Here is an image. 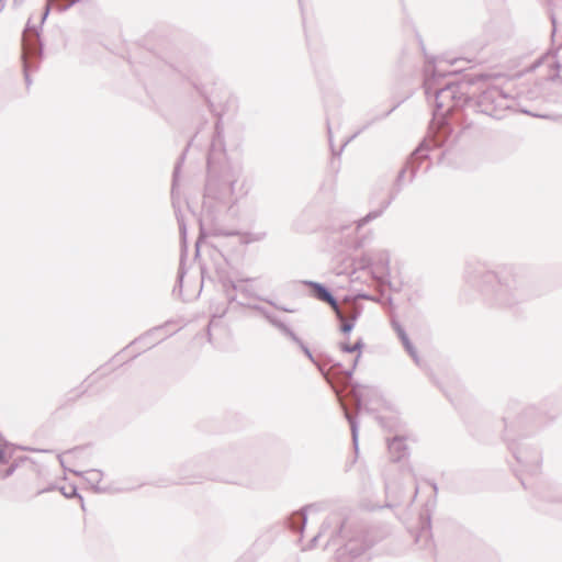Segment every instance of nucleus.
<instances>
[{"label": "nucleus", "mask_w": 562, "mask_h": 562, "mask_svg": "<svg viewBox=\"0 0 562 562\" xmlns=\"http://www.w3.org/2000/svg\"><path fill=\"white\" fill-rule=\"evenodd\" d=\"M59 491L66 498L78 497L82 510H86L83 497L78 493L76 485L69 484L67 486H61L59 487Z\"/></svg>", "instance_id": "2f4dec72"}, {"label": "nucleus", "mask_w": 562, "mask_h": 562, "mask_svg": "<svg viewBox=\"0 0 562 562\" xmlns=\"http://www.w3.org/2000/svg\"><path fill=\"white\" fill-rule=\"evenodd\" d=\"M430 485H431V487H432V490H434V493H435V495H436V494L438 493V486H437V484H436L435 482H431V483H430Z\"/></svg>", "instance_id": "ea45409f"}, {"label": "nucleus", "mask_w": 562, "mask_h": 562, "mask_svg": "<svg viewBox=\"0 0 562 562\" xmlns=\"http://www.w3.org/2000/svg\"><path fill=\"white\" fill-rule=\"evenodd\" d=\"M407 530L411 532L416 544H419L420 548L429 552L432 551L431 524L428 510L420 513L416 528L407 526Z\"/></svg>", "instance_id": "f3484780"}, {"label": "nucleus", "mask_w": 562, "mask_h": 562, "mask_svg": "<svg viewBox=\"0 0 562 562\" xmlns=\"http://www.w3.org/2000/svg\"><path fill=\"white\" fill-rule=\"evenodd\" d=\"M7 0H0V12L2 11V9L4 8V3H5ZM18 0H14V2H16Z\"/></svg>", "instance_id": "a19ab883"}, {"label": "nucleus", "mask_w": 562, "mask_h": 562, "mask_svg": "<svg viewBox=\"0 0 562 562\" xmlns=\"http://www.w3.org/2000/svg\"><path fill=\"white\" fill-rule=\"evenodd\" d=\"M156 67L171 83L189 86L204 99L209 110L217 116L206 155V178L202 198L200 233L209 226L223 236H239L240 244L262 241L267 232H238L217 229V224L226 221L237 202L236 184L243 176L239 161L228 158L224 140L222 114L217 112L209 86L215 85L211 58L202 50L171 49L154 57Z\"/></svg>", "instance_id": "f257e3e1"}, {"label": "nucleus", "mask_w": 562, "mask_h": 562, "mask_svg": "<svg viewBox=\"0 0 562 562\" xmlns=\"http://www.w3.org/2000/svg\"><path fill=\"white\" fill-rule=\"evenodd\" d=\"M353 266L352 273L356 270H369L373 278L382 283L386 282V256L383 251H368L359 259H351Z\"/></svg>", "instance_id": "2eb2a0df"}, {"label": "nucleus", "mask_w": 562, "mask_h": 562, "mask_svg": "<svg viewBox=\"0 0 562 562\" xmlns=\"http://www.w3.org/2000/svg\"><path fill=\"white\" fill-rule=\"evenodd\" d=\"M25 460H26V457H20L18 460H14L13 462H11L4 471L0 472V477L2 480H4V479H8L9 476H11L19 468L20 462L25 461Z\"/></svg>", "instance_id": "473e14b6"}, {"label": "nucleus", "mask_w": 562, "mask_h": 562, "mask_svg": "<svg viewBox=\"0 0 562 562\" xmlns=\"http://www.w3.org/2000/svg\"><path fill=\"white\" fill-rule=\"evenodd\" d=\"M400 103H397L396 105H394L392 109H389L387 110V113L390 114Z\"/></svg>", "instance_id": "49530a36"}, {"label": "nucleus", "mask_w": 562, "mask_h": 562, "mask_svg": "<svg viewBox=\"0 0 562 562\" xmlns=\"http://www.w3.org/2000/svg\"><path fill=\"white\" fill-rule=\"evenodd\" d=\"M552 24H553V32L555 31V20L552 19Z\"/></svg>", "instance_id": "09e8293b"}, {"label": "nucleus", "mask_w": 562, "mask_h": 562, "mask_svg": "<svg viewBox=\"0 0 562 562\" xmlns=\"http://www.w3.org/2000/svg\"><path fill=\"white\" fill-rule=\"evenodd\" d=\"M303 283L310 289L311 296L328 304L335 312L336 317L338 319L342 318V310L339 306V302L327 285L321 282L310 280H306Z\"/></svg>", "instance_id": "a211bd4d"}, {"label": "nucleus", "mask_w": 562, "mask_h": 562, "mask_svg": "<svg viewBox=\"0 0 562 562\" xmlns=\"http://www.w3.org/2000/svg\"><path fill=\"white\" fill-rule=\"evenodd\" d=\"M56 488H57V486H56L55 484H50V485H48L47 487H45V488H43V490H40V491L37 492V495H41V494H44V493H47V492L54 491V490H56Z\"/></svg>", "instance_id": "58836bf2"}, {"label": "nucleus", "mask_w": 562, "mask_h": 562, "mask_svg": "<svg viewBox=\"0 0 562 562\" xmlns=\"http://www.w3.org/2000/svg\"><path fill=\"white\" fill-rule=\"evenodd\" d=\"M484 75L487 78L473 86H477L480 92L475 98L470 97L469 110L501 120L504 117L505 112L513 106L515 100L503 88L490 83V75Z\"/></svg>", "instance_id": "6e6552de"}, {"label": "nucleus", "mask_w": 562, "mask_h": 562, "mask_svg": "<svg viewBox=\"0 0 562 562\" xmlns=\"http://www.w3.org/2000/svg\"><path fill=\"white\" fill-rule=\"evenodd\" d=\"M346 419L349 423L350 430H351V440L352 446L355 449L356 454H358L359 451V423L358 417L356 415H352L350 413H345Z\"/></svg>", "instance_id": "cd10ccee"}, {"label": "nucleus", "mask_w": 562, "mask_h": 562, "mask_svg": "<svg viewBox=\"0 0 562 562\" xmlns=\"http://www.w3.org/2000/svg\"><path fill=\"white\" fill-rule=\"evenodd\" d=\"M357 398L360 411L373 415L379 425L385 428V419L379 414L386 407L382 391L376 386L366 385L357 392Z\"/></svg>", "instance_id": "4468645a"}, {"label": "nucleus", "mask_w": 562, "mask_h": 562, "mask_svg": "<svg viewBox=\"0 0 562 562\" xmlns=\"http://www.w3.org/2000/svg\"><path fill=\"white\" fill-rule=\"evenodd\" d=\"M207 337L209 341H211V323L207 325Z\"/></svg>", "instance_id": "79ce46f5"}, {"label": "nucleus", "mask_w": 562, "mask_h": 562, "mask_svg": "<svg viewBox=\"0 0 562 562\" xmlns=\"http://www.w3.org/2000/svg\"><path fill=\"white\" fill-rule=\"evenodd\" d=\"M258 300L268 303L269 305L273 306L278 311H282V312H286V313H294L295 312V310L289 308V307H286L284 305H280L277 302H274V301H272V300H270L268 297H258Z\"/></svg>", "instance_id": "72a5a7b5"}, {"label": "nucleus", "mask_w": 562, "mask_h": 562, "mask_svg": "<svg viewBox=\"0 0 562 562\" xmlns=\"http://www.w3.org/2000/svg\"><path fill=\"white\" fill-rule=\"evenodd\" d=\"M284 337L290 339L296 346L301 345L303 340L294 333V330L282 319H280L274 326Z\"/></svg>", "instance_id": "c85d7f7f"}, {"label": "nucleus", "mask_w": 562, "mask_h": 562, "mask_svg": "<svg viewBox=\"0 0 562 562\" xmlns=\"http://www.w3.org/2000/svg\"><path fill=\"white\" fill-rule=\"evenodd\" d=\"M387 302H389V311H390L391 306H392V297L391 296H389Z\"/></svg>", "instance_id": "37998d69"}, {"label": "nucleus", "mask_w": 562, "mask_h": 562, "mask_svg": "<svg viewBox=\"0 0 562 562\" xmlns=\"http://www.w3.org/2000/svg\"><path fill=\"white\" fill-rule=\"evenodd\" d=\"M204 273H205V271H204V269L202 268V269H201L202 282L204 281Z\"/></svg>", "instance_id": "a18cd8bd"}, {"label": "nucleus", "mask_w": 562, "mask_h": 562, "mask_svg": "<svg viewBox=\"0 0 562 562\" xmlns=\"http://www.w3.org/2000/svg\"><path fill=\"white\" fill-rule=\"evenodd\" d=\"M364 348V341L362 338H359L353 345H352V353L357 352V356L355 357L352 364L349 369L344 370L345 374L348 378H351L353 374V371L358 364V361L361 357V350Z\"/></svg>", "instance_id": "c756f323"}, {"label": "nucleus", "mask_w": 562, "mask_h": 562, "mask_svg": "<svg viewBox=\"0 0 562 562\" xmlns=\"http://www.w3.org/2000/svg\"><path fill=\"white\" fill-rule=\"evenodd\" d=\"M214 252L223 258L222 263H214L215 265V272L218 282L222 285L223 292L227 299L228 304L236 303L238 304L239 301H246L248 299L255 297L258 300L260 297L259 295H256L254 291L244 285V282L251 281L252 279H240L238 281H233L229 276L228 271L226 269L227 266V259L223 256V254L220 250H214Z\"/></svg>", "instance_id": "f8f14e48"}, {"label": "nucleus", "mask_w": 562, "mask_h": 562, "mask_svg": "<svg viewBox=\"0 0 562 562\" xmlns=\"http://www.w3.org/2000/svg\"><path fill=\"white\" fill-rule=\"evenodd\" d=\"M313 215L312 206L305 209L292 223V228L297 233H311L315 231V225H308L307 221Z\"/></svg>", "instance_id": "b1692460"}, {"label": "nucleus", "mask_w": 562, "mask_h": 562, "mask_svg": "<svg viewBox=\"0 0 562 562\" xmlns=\"http://www.w3.org/2000/svg\"><path fill=\"white\" fill-rule=\"evenodd\" d=\"M297 347L303 351V353L307 357V359L311 362L316 363V360H315L312 351L310 350L308 346L304 341L301 345H299Z\"/></svg>", "instance_id": "e433bc0d"}, {"label": "nucleus", "mask_w": 562, "mask_h": 562, "mask_svg": "<svg viewBox=\"0 0 562 562\" xmlns=\"http://www.w3.org/2000/svg\"><path fill=\"white\" fill-rule=\"evenodd\" d=\"M195 137L196 136H194L188 143L187 147L183 149V151L181 153V155L177 159V162H176V165L173 167L172 184H171V198H172V205H173V207H176L175 195H176V190H177L179 178H180L181 167H182V165L184 162L187 151H188L189 147L192 145V143L194 142ZM175 214H176V218H177V222H178L179 233H180V238H181V258H180V265H179V269H178L177 282H176V284L173 286L172 293L173 294L178 293V295L181 296L182 295V288H183V279H184V276L187 273L186 268H184V257L187 256V224H186V221H184V216L182 215V213H181V211L179 209H175Z\"/></svg>", "instance_id": "9d476101"}, {"label": "nucleus", "mask_w": 562, "mask_h": 562, "mask_svg": "<svg viewBox=\"0 0 562 562\" xmlns=\"http://www.w3.org/2000/svg\"><path fill=\"white\" fill-rule=\"evenodd\" d=\"M342 273H345V271H342V270H339V271L337 272V274H342Z\"/></svg>", "instance_id": "3c124183"}, {"label": "nucleus", "mask_w": 562, "mask_h": 562, "mask_svg": "<svg viewBox=\"0 0 562 562\" xmlns=\"http://www.w3.org/2000/svg\"><path fill=\"white\" fill-rule=\"evenodd\" d=\"M391 326L395 330L398 339L401 340L403 347L407 351V353L412 357L416 366L419 368L424 367L422 359L419 358L416 348L412 344L406 330L402 327V325L394 318L391 319Z\"/></svg>", "instance_id": "aec40b11"}, {"label": "nucleus", "mask_w": 562, "mask_h": 562, "mask_svg": "<svg viewBox=\"0 0 562 562\" xmlns=\"http://www.w3.org/2000/svg\"><path fill=\"white\" fill-rule=\"evenodd\" d=\"M361 314V310L357 306H350L348 312L342 311V318L340 322L339 329L344 335H349L355 328L356 322Z\"/></svg>", "instance_id": "5701e85b"}, {"label": "nucleus", "mask_w": 562, "mask_h": 562, "mask_svg": "<svg viewBox=\"0 0 562 562\" xmlns=\"http://www.w3.org/2000/svg\"><path fill=\"white\" fill-rule=\"evenodd\" d=\"M321 537L327 538L325 548L342 542L336 549V562H384V544L374 549L382 542L383 536L378 537L372 530L363 532L351 527L345 509L333 512L324 519L308 548H314Z\"/></svg>", "instance_id": "20e7f679"}, {"label": "nucleus", "mask_w": 562, "mask_h": 562, "mask_svg": "<svg viewBox=\"0 0 562 562\" xmlns=\"http://www.w3.org/2000/svg\"><path fill=\"white\" fill-rule=\"evenodd\" d=\"M210 468V456L204 454L193 458L182 465L181 480H183L186 483H194L196 480L201 479H213L214 476Z\"/></svg>", "instance_id": "dca6fc26"}, {"label": "nucleus", "mask_w": 562, "mask_h": 562, "mask_svg": "<svg viewBox=\"0 0 562 562\" xmlns=\"http://www.w3.org/2000/svg\"><path fill=\"white\" fill-rule=\"evenodd\" d=\"M515 429V437H531L536 434L544 424L546 418L543 416V409L541 407L531 405L525 407L518 415L510 419V417H503V423Z\"/></svg>", "instance_id": "ddd939ff"}, {"label": "nucleus", "mask_w": 562, "mask_h": 562, "mask_svg": "<svg viewBox=\"0 0 562 562\" xmlns=\"http://www.w3.org/2000/svg\"><path fill=\"white\" fill-rule=\"evenodd\" d=\"M387 286H389V290H391V289H392V283H391V281H390V280H389Z\"/></svg>", "instance_id": "8fccbe9b"}, {"label": "nucleus", "mask_w": 562, "mask_h": 562, "mask_svg": "<svg viewBox=\"0 0 562 562\" xmlns=\"http://www.w3.org/2000/svg\"><path fill=\"white\" fill-rule=\"evenodd\" d=\"M539 497L550 504H562V486L550 484L539 492Z\"/></svg>", "instance_id": "393cba45"}, {"label": "nucleus", "mask_w": 562, "mask_h": 562, "mask_svg": "<svg viewBox=\"0 0 562 562\" xmlns=\"http://www.w3.org/2000/svg\"><path fill=\"white\" fill-rule=\"evenodd\" d=\"M297 347L303 351V353L307 357V359L311 362L316 363V360H315L312 351L310 350L308 346L304 341L301 345H299Z\"/></svg>", "instance_id": "f704fd0d"}, {"label": "nucleus", "mask_w": 562, "mask_h": 562, "mask_svg": "<svg viewBox=\"0 0 562 562\" xmlns=\"http://www.w3.org/2000/svg\"><path fill=\"white\" fill-rule=\"evenodd\" d=\"M164 328H165V326L161 325V326H156V327L147 330L139 337L135 338L130 344V347L137 346V345L142 344L144 346V350L153 348L154 346H156L157 344H159L160 341H162L165 339V337H162V336L161 337L157 336ZM127 348H128V346L126 347V349Z\"/></svg>", "instance_id": "4be33fe9"}, {"label": "nucleus", "mask_w": 562, "mask_h": 562, "mask_svg": "<svg viewBox=\"0 0 562 562\" xmlns=\"http://www.w3.org/2000/svg\"><path fill=\"white\" fill-rule=\"evenodd\" d=\"M443 77V72L434 68L431 76L425 78V94L428 99L432 97L435 101L432 123L428 135L414 149L405 166L400 170L394 183L396 192L401 191L404 183L411 182L414 179L424 164L426 166L423 171H428L430 167V162H427L429 151L443 146L451 134V127L447 122V117L458 109L469 110V88L487 78L483 74H475L469 75L467 80L461 82L448 81L440 85L439 80Z\"/></svg>", "instance_id": "f03ea898"}, {"label": "nucleus", "mask_w": 562, "mask_h": 562, "mask_svg": "<svg viewBox=\"0 0 562 562\" xmlns=\"http://www.w3.org/2000/svg\"><path fill=\"white\" fill-rule=\"evenodd\" d=\"M78 475H82L83 479L92 486L93 491L97 493H103L106 488L101 487L99 484L102 480L103 473L100 470L91 469L85 472H76Z\"/></svg>", "instance_id": "bb28decb"}, {"label": "nucleus", "mask_w": 562, "mask_h": 562, "mask_svg": "<svg viewBox=\"0 0 562 562\" xmlns=\"http://www.w3.org/2000/svg\"><path fill=\"white\" fill-rule=\"evenodd\" d=\"M238 305L247 307V308H250V310L259 313L273 327L281 319L274 313L270 312L267 307H265L262 305L251 304V303L246 302V301H239Z\"/></svg>", "instance_id": "a878e982"}, {"label": "nucleus", "mask_w": 562, "mask_h": 562, "mask_svg": "<svg viewBox=\"0 0 562 562\" xmlns=\"http://www.w3.org/2000/svg\"><path fill=\"white\" fill-rule=\"evenodd\" d=\"M386 207V199L380 201L379 207L370 211L362 218L350 223H336L324 227L323 240L325 247L335 252L358 250L367 244L368 236L360 234L361 228L371 221L380 217Z\"/></svg>", "instance_id": "39448f33"}, {"label": "nucleus", "mask_w": 562, "mask_h": 562, "mask_svg": "<svg viewBox=\"0 0 562 562\" xmlns=\"http://www.w3.org/2000/svg\"><path fill=\"white\" fill-rule=\"evenodd\" d=\"M327 508V504L325 502H316L308 504L301 508L300 512L293 513L288 518V527L293 531H302L307 522V512H323Z\"/></svg>", "instance_id": "6ab92c4d"}, {"label": "nucleus", "mask_w": 562, "mask_h": 562, "mask_svg": "<svg viewBox=\"0 0 562 562\" xmlns=\"http://www.w3.org/2000/svg\"><path fill=\"white\" fill-rule=\"evenodd\" d=\"M325 112H326V125H327V134H328V140H329V145H330V148H331V153H333V156H336V157H339L345 148V146L351 140L353 139L355 137H357L362 131L367 130L372 122H368L367 124H364L362 126V128H360L359 131H357L353 135H351L350 137H348L341 145L340 147L338 148V150H336L334 148V145H333V137H331V127H330V122L331 120L334 119L335 116V113L334 111H331V109L325 104Z\"/></svg>", "instance_id": "412c9836"}, {"label": "nucleus", "mask_w": 562, "mask_h": 562, "mask_svg": "<svg viewBox=\"0 0 562 562\" xmlns=\"http://www.w3.org/2000/svg\"><path fill=\"white\" fill-rule=\"evenodd\" d=\"M416 442L417 436L406 428L398 412L389 405V470L400 471L411 480L414 472L411 445Z\"/></svg>", "instance_id": "423d86ee"}, {"label": "nucleus", "mask_w": 562, "mask_h": 562, "mask_svg": "<svg viewBox=\"0 0 562 562\" xmlns=\"http://www.w3.org/2000/svg\"><path fill=\"white\" fill-rule=\"evenodd\" d=\"M503 438L517 463L518 468L514 469L515 474L522 486L526 487L525 479L521 477L520 474L527 473L533 475L540 471L542 464V451L540 446L532 437H515V429L508 426L507 419H505Z\"/></svg>", "instance_id": "0eeeda50"}, {"label": "nucleus", "mask_w": 562, "mask_h": 562, "mask_svg": "<svg viewBox=\"0 0 562 562\" xmlns=\"http://www.w3.org/2000/svg\"><path fill=\"white\" fill-rule=\"evenodd\" d=\"M464 280L476 288L484 302L494 308L515 311L543 291L535 270L527 265H504L486 270L480 262H467Z\"/></svg>", "instance_id": "7ed1b4c3"}, {"label": "nucleus", "mask_w": 562, "mask_h": 562, "mask_svg": "<svg viewBox=\"0 0 562 562\" xmlns=\"http://www.w3.org/2000/svg\"><path fill=\"white\" fill-rule=\"evenodd\" d=\"M23 74L25 85L29 88L32 85L30 74L38 69L44 56V44L41 38V32L31 23V18L23 31Z\"/></svg>", "instance_id": "9b49d317"}, {"label": "nucleus", "mask_w": 562, "mask_h": 562, "mask_svg": "<svg viewBox=\"0 0 562 562\" xmlns=\"http://www.w3.org/2000/svg\"><path fill=\"white\" fill-rule=\"evenodd\" d=\"M393 198H394L393 195L389 194V200H387V203H389V204L391 203V201L393 200Z\"/></svg>", "instance_id": "de8ad7c7"}, {"label": "nucleus", "mask_w": 562, "mask_h": 562, "mask_svg": "<svg viewBox=\"0 0 562 562\" xmlns=\"http://www.w3.org/2000/svg\"><path fill=\"white\" fill-rule=\"evenodd\" d=\"M16 447L8 441L0 442V464H7L13 457Z\"/></svg>", "instance_id": "7c9ffc66"}, {"label": "nucleus", "mask_w": 562, "mask_h": 562, "mask_svg": "<svg viewBox=\"0 0 562 562\" xmlns=\"http://www.w3.org/2000/svg\"><path fill=\"white\" fill-rule=\"evenodd\" d=\"M297 347L303 351V353L307 357V359L311 362L316 363V360H315L312 351L310 350L308 346L304 341L301 345H299Z\"/></svg>", "instance_id": "c9c22d12"}, {"label": "nucleus", "mask_w": 562, "mask_h": 562, "mask_svg": "<svg viewBox=\"0 0 562 562\" xmlns=\"http://www.w3.org/2000/svg\"><path fill=\"white\" fill-rule=\"evenodd\" d=\"M199 246H200V238L195 243L196 251H199Z\"/></svg>", "instance_id": "c03bdc74"}, {"label": "nucleus", "mask_w": 562, "mask_h": 562, "mask_svg": "<svg viewBox=\"0 0 562 562\" xmlns=\"http://www.w3.org/2000/svg\"><path fill=\"white\" fill-rule=\"evenodd\" d=\"M339 349L345 353H352V345H350L348 341L339 342Z\"/></svg>", "instance_id": "4c0bfd02"}, {"label": "nucleus", "mask_w": 562, "mask_h": 562, "mask_svg": "<svg viewBox=\"0 0 562 562\" xmlns=\"http://www.w3.org/2000/svg\"><path fill=\"white\" fill-rule=\"evenodd\" d=\"M417 494L418 486L414 472H412L411 480H408L402 472L389 470V509H402V513L395 512V515L404 525L407 524V509Z\"/></svg>", "instance_id": "1a4fd4ad"}]
</instances>
